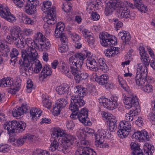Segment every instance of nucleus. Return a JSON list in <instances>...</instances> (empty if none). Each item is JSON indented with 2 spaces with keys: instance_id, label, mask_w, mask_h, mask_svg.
Masks as SVG:
<instances>
[{
  "instance_id": "obj_1",
  "label": "nucleus",
  "mask_w": 155,
  "mask_h": 155,
  "mask_svg": "<svg viewBox=\"0 0 155 155\" xmlns=\"http://www.w3.org/2000/svg\"><path fill=\"white\" fill-rule=\"evenodd\" d=\"M52 136L55 138L62 137L61 147L59 151H61L64 154L69 153L71 150L70 144H72L76 139L72 136L67 134L63 130L59 127H54L52 129Z\"/></svg>"
},
{
  "instance_id": "obj_2",
  "label": "nucleus",
  "mask_w": 155,
  "mask_h": 155,
  "mask_svg": "<svg viewBox=\"0 0 155 155\" xmlns=\"http://www.w3.org/2000/svg\"><path fill=\"white\" fill-rule=\"evenodd\" d=\"M99 38L101 44L106 47H110V48L107 49L104 51L106 56L108 57L115 56L119 53V48L117 47H112L116 43V41L110 38V36L107 32L100 33Z\"/></svg>"
},
{
  "instance_id": "obj_3",
  "label": "nucleus",
  "mask_w": 155,
  "mask_h": 155,
  "mask_svg": "<svg viewBox=\"0 0 155 155\" xmlns=\"http://www.w3.org/2000/svg\"><path fill=\"white\" fill-rule=\"evenodd\" d=\"M118 79L121 86L129 94L127 96H126L125 94L123 95L124 97L123 101L125 107L130 108L134 106L136 108V107L139 105V103L136 95L131 93V91L127 85L125 81L123 80V78L120 76H118Z\"/></svg>"
},
{
  "instance_id": "obj_4",
  "label": "nucleus",
  "mask_w": 155,
  "mask_h": 155,
  "mask_svg": "<svg viewBox=\"0 0 155 155\" xmlns=\"http://www.w3.org/2000/svg\"><path fill=\"white\" fill-rule=\"evenodd\" d=\"M38 53L34 48L30 47L21 50V59L19 60L20 64H24L26 66L31 63L38 57Z\"/></svg>"
},
{
  "instance_id": "obj_5",
  "label": "nucleus",
  "mask_w": 155,
  "mask_h": 155,
  "mask_svg": "<svg viewBox=\"0 0 155 155\" xmlns=\"http://www.w3.org/2000/svg\"><path fill=\"white\" fill-rule=\"evenodd\" d=\"M21 80L19 78L17 77L14 82L12 78H4L0 82V85L4 87H11L10 92L15 94L19 90L21 85Z\"/></svg>"
},
{
  "instance_id": "obj_6",
  "label": "nucleus",
  "mask_w": 155,
  "mask_h": 155,
  "mask_svg": "<svg viewBox=\"0 0 155 155\" xmlns=\"http://www.w3.org/2000/svg\"><path fill=\"white\" fill-rule=\"evenodd\" d=\"M31 64L32 67H34V71L36 73H38L42 68V70L39 74V78H41L43 79L45 78L48 76L51 75L52 73L51 68H49L46 65L42 68L41 64L37 58L33 60Z\"/></svg>"
},
{
  "instance_id": "obj_7",
  "label": "nucleus",
  "mask_w": 155,
  "mask_h": 155,
  "mask_svg": "<svg viewBox=\"0 0 155 155\" xmlns=\"http://www.w3.org/2000/svg\"><path fill=\"white\" fill-rule=\"evenodd\" d=\"M26 127V124L21 121L13 120L9 122H6L3 125L4 129L7 130L9 132L14 133L17 130L19 132L24 131Z\"/></svg>"
},
{
  "instance_id": "obj_8",
  "label": "nucleus",
  "mask_w": 155,
  "mask_h": 155,
  "mask_svg": "<svg viewBox=\"0 0 155 155\" xmlns=\"http://www.w3.org/2000/svg\"><path fill=\"white\" fill-rule=\"evenodd\" d=\"M87 64L91 70L94 69L99 68L103 72H105L108 70V67L105 63V60L103 58H100L96 60L93 58L90 57L88 58Z\"/></svg>"
},
{
  "instance_id": "obj_9",
  "label": "nucleus",
  "mask_w": 155,
  "mask_h": 155,
  "mask_svg": "<svg viewBox=\"0 0 155 155\" xmlns=\"http://www.w3.org/2000/svg\"><path fill=\"white\" fill-rule=\"evenodd\" d=\"M131 148L133 150V155H152L154 149L153 146L147 143H146L143 145V152L140 146L136 143L133 144Z\"/></svg>"
},
{
  "instance_id": "obj_10",
  "label": "nucleus",
  "mask_w": 155,
  "mask_h": 155,
  "mask_svg": "<svg viewBox=\"0 0 155 155\" xmlns=\"http://www.w3.org/2000/svg\"><path fill=\"white\" fill-rule=\"evenodd\" d=\"M76 94L71 96V103L69 106V109L72 112L73 114H76V111H78L79 108L83 106L85 104L83 97Z\"/></svg>"
},
{
  "instance_id": "obj_11",
  "label": "nucleus",
  "mask_w": 155,
  "mask_h": 155,
  "mask_svg": "<svg viewBox=\"0 0 155 155\" xmlns=\"http://www.w3.org/2000/svg\"><path fill=\"white\" fill-rule=\"evenodd\" d=\"M82 53L75 54L73 56L70 57L69 59V64L70 68L81 67L83 63V61L87 56Z\"/></svg>"
},
{
  "instance_id": "obj_12",
  "label": "nucleus",
  "mask_w": 155,
  "mask_h": 155,
  "mask_svg": "<svg viewBox=\"0 0 155 155\" xmlns=\"http://www.w3.org/2000/svg\"><path fill=\"white\" fill-rule=\"evenodd\" d=\"M90 143L88 141L84 139L80 141V151L77 150L76 152L77 155H96V152L93 149L91 148L88 146Z\"/></svg>"
},
{
  "instance_id": "obj_13",
  "label": "nucleus",
  "mask_w": 155,
  "mask_h": 155,
  "mask_svg": "<svg viewBox=\"0 0 155 155\" xmlns=\"http://www.w3.org/2000/svg\"><path fill=\"white\" fill-rule=\"evenodd\" d=\"M120 129L117 132L118 136L122 138L127 137L131 131V125L128 121H122L119 124Z\"/></svg>"
},
{
  "instance_id": "obj_14",
  "label": "nucleus",
  "mask_w": 155,
  "mask_h": 155,
  "mask_svg": "<svg viewBox=\"0 0 155 155\" xmlns=\"http://www.w3.org/2000/svg\"><path fill=\"white\" fill-rule=\"evenodd\" d=\"M68 100L67 97H66L65 98H60L57 101L55 105L53 106L52 114L54 116H58L60 114L61 110L64 108L67 104Z\"/></svg>"
},
{
  "instance_id": "obj_15",
  "label": "nucleus",
  "mask_w": 155,
  "mask_h": 155,
  "mask_svg": "<svg viewBox=\"0 0 155 155\" xmlns=\"http://www.w3.org/2000/svg\"><path fill=\"white\" fill-rule=\"evenodd\" d=\"M78 111H76V114H73L72 112L71 115L74 116L72 117L74 119L75 118H76L77 117L79 120L82 123L85 124H87L88 120V119L87 118L88 111L86 108L82 109L78 114Z\"/></svg>"
},
{
  "instance_id": "obj_16",
  "label": "nucleus",
  "mask_w": 155,
  "mask_h": 155,
  "mask_svg": "<svg viewBox=\"0 0 155 155\" xmlns=\"http://www.w3.org/2000/svg\"><path fill=\"white\" fill-rule=\"evenodd\" d=\"M0 16L10 22H12L15 20V17L12 15L9 9L0 5Z\"/></svg>"
},
{
  "instance_id": "obj_17",
  "label": "nucleus",
  "mask_w": 155,
  "mask_h": 155,
  "mask_svg": "<svg viewBox=\"0 0 155 155\" xmlns=\"http://www.w3.org/2000/svg\"><path fill=\"white\" fill-rule=\"evenodd\" d=\"M134 4H132L129 1H126L125 3H126L129 7L132 8H137L139 11L142 13H145L147 11V6L142 3L141 0H133Z\"/></svg>"
},
{
  "instance_id": "obj_18",
  "label": "nucleus",
  "mask_w": 155,
  "mask_h": 155,
  "mask_svg": "<svg viewBox=\"0 0 155 155\" xmlns=\"http://www.w3.org/2000/svg\"><path fill=\"white\" fill-rule=\"evenodd\" d=\"M39 4L38 0H28L25 6V10L26 13L31 15L36 12V7Z\"/></svg>"
},
{
  "instance_id": "obj_19",
  "label": "nucleus",
  "mask_w": 155,
  "mask_h": 155,
  "mask_svg": "<svg viewBox=\"0 0 155 155\" xmlns=\"http://www.w3.org/2000/svg\"><path fill=\"white\" fill-rule=\"evenodd\" d=\"M10 32L11 36L15 38L18 43H21L19 41L20 38L22 36H21V30L19 26H14L10 29Z\"/></svg>"
},
{
  "instance_id": "obj_20",
  "label": "nucleus",
  "mask_w": 155,
  "mask_h": 155,
  "mask_svg": "<svg viewBox=\"0 0 155 155\" xmlns=\"http://www.w3.org/2000/svg\"><path fill=\"white\" fill-rule=\"evenodd\" d=\"M117 98L116 97H112L109 99H107V103L104 104V107L110 110H113L117 106Z\"/></svg>"
},
{
  "instance_id": "obj_21",
  "label": "nucleus",
  "mask_w": 155,
  "mask_h": 155,
  "mask_svg": "<svg viewBox=\"0 0 155 155\" xmlns=\"http://www.w3.org/2000/svg\"><path fill=\"white\" fill-rule=\"evenodd\" d=\"M47 15L43 18L45 21H46L48 24H54L56 21V12L53 10L49 11L47 13Z\"/></svg>"
},
{
  "instance_id": "obj_22",
  "label": "nucleus",
  "mask_w": 155,
  "mask_h": 155,
  "mask_svg": "<svg viewBox=\"0 0 155 155\" xmlns=\"http://www.w3.org/2000/svg\"><path fill=\"white\" fill-rule=\"evenodd\" d=\"M116 15L120 18H127L130 16V10L127 8L122 7L118 9L116 12Z\"/></svg>"
},
{
  "instance_id": "obj_23",
  "label": "nucleus",
  "mask_w": 155,
  "mask_h": 155,
  "mask_svg": "<svg viewBox=\"0 0 155 155\" xmlns=\"http://www.w3.org/2000/svg\"><path fill=\"white\" fill-rule=\"evenodd\" d=\"M148 66L144 64H138L137 67L136 75H140L143 77H147Z\"/></svg>"
},
{
  "instance_id": "obj_24",
  "label": "nucleus",
  "mask_w": 155,
  "mask_h": 155,
  "mask_svg": "<svg viewBox=\"0 0 155 155\" xmlns=\"http://www.w3.org/2000/svg\"><path fill=\"white\" fill-rule=\"evenodd\" d=\"M35 47H37L38 48H40L44 51L48 50L51 46L50 42L46 38L45 40L38 43L37 42L35 43Z\"/></svg>"
},
{
  "instance_id": "obj_25",
  "label": "nucleus",
  "mask_w": 155,
  "mask_h": 155,
  "mask_svg": "<svg viewBox=\"0 0 155 155\" xmlns=\"http://www.w3.org/2000/svg\"><path fill=\"white\" fill-rule=\"evenodd\" d=\"M103 129L98 130L96 133L95 134V137L96 139L95 145L98 147L99 144L102 143V141L104 137Z\"/></svg>"
},
{
  "instance_id": "obj_26",
  "label": "nucleus",
  "mask_w": 155,
  "mask_h": 155,
  "mask_svg": "<svg viewBox=\"0 0 155 155\" xmlns=\"http://www.w3.org/2000/svg\"><path fill=\"white\" fill-rule=\"evenodd\" d=\"M35 136L30 134H26L23 136L21 137L16 140V144L18 146H21L22 145L25 141L27 139L32 140L35 138Z\"/></svg>"
},
{
  "instance_id": "obj_27",
  "label": "nucleus",
  "mask_w": 155,
  "mask_h": 155,
  "mask_svg": "<svg viewBox=\"0 0 155 155\" xmlns=\"http://www.w3.org/2000/svg\"><path fill=\"white\" fill-rule=\"evenodd\" d=\"M64 28V24L62 22H59L56 24L54 34L56 38H58L61 34L63 33Z\"/></svg>"
},
{
  "instance_id": "obj_28",
  "label": "nucleus",
  "mask_w": 155,
  "mask_h": 155,
  "mask_svg": "<svg viewBox=\"0 0 155 155\" xmlns=\"http://www.w3.org/2000/svg\"><path fill=\"white\" fill-rule=\"evenodd\" d=\"M147 77H143V76L140 75H136L135 81L137 85L142 88L145 85L147 84V82L146 79Z\"/></svg>"
},
{
  "instance_id": "obj_29",
  "label": "nucleus",
  "mask_w": 155,
  "mask_h": 155,
  "mask_svg": "<svg viewBox=\"0 0 155 155\" xmlns=\"http://www.w3.org/2000/svg\"><path fill=\"white\" fill-rule=\"evenodd\" d=\"M95 80L101 85L104 84L107 85V80L108 79V75L107 74H104L100 76L99 77L97 76L96 74H95Z\"/></svg>"
},
{
  "instance_id": "obj_30",
  "label": "nucleus",
  "mask_w": 155,
  "mask_h": 155,
  "mask_svg": "<svg viewBox=\"0 0 155 155\" xmlns=\"http://www.w3.org/2000/svg\"><path fill=\"white\" fill-rule=\"evenodd\" d=\"M119 38H121L123 40V42L126 44L128 43L131 39V37L129 33H127L126 31H122L118 34Z\"/></svg>"
},
{
  "instance_id": "obj_31",
  "label": "nucleus",
  "mask_w": 155,
  "mask_h": 155,
  "mask_svg": "<svg viewBox=\"0 0 155 155\" xmlns=\"http://www.w3.org/2000/svg\"><path fill=\"white\" fill-rule=\"evenodd\" d=\"M27 109L23 107H16L14 108L12 111V116L14 117H18L23 114Z\"/></svg>"
},
{
  "instance_id": "obj_32",
  "label": "nucleus",
  "mask_w": 155,
  "mask_h": 155,
  "mask_svg": "<svg viewBox=\"0 0 155 155\" xmlns=\"http://www.w3.org/2000/svg\"><path fill=\"white\" fill-rule=\"evenodd\" d=\"M68 88L69 87L67 84H63L60 86L57 87L56 90L58 94L62 95L67 93Z\"/></svg>"
},
{
  "instance_id": "obj_33",
  "label": "nucleus",
  "mask_w": 155,
  "mask_h": 155,
  "mask_svg": "<svg viewBox=\"0 0 155 155\" xmlns=\"http://www.w3.org/2000/svg\"><path fill=\"white\" fill-rule=\"evenodd\" d=\"M54 138V140L51 142L49 150L50 151L52 152L54 151L57 150L59 151L58 149H60L61 145L59 147L60 144L57 139H58V140L60 138H58V139L57 138Z\"/></svg>"
},
{
  "instance_id": "obj_34",
  "label": "nucleus",
  "mask_w": 155,
  "mask_h": 155,
  "mask_svg": "<svg viewBox=\"0 0 155 155\" xmlns=\"http://www.w3.org/2000/svg\"><path fill=\"white\" fill-rule=\"evenodd\" d=\"M51 3L49 1H44L43 2V5L42 7V10L44 12L48 13L49 11L53 10L54 11H55L54 10L55 7H52L51 8Z\"/></svg>"
},
{
  "instance_id": "obj_35",
  "label": "nucleus",
  "mask_w": 155,
  "mask_h": 155,
  "mask_svg": "<svg viewBox=\"0 0 155 155\" xmlns=\"http://www.w3.org/2000/svg\"><path fill=\"white\" fill-rule=\"evenodd\" d=\"M109 3L114 10L116 9L117 10V9L122 7L123 2L119 0H111Z\"/></svg>"
},
{
  "instance_id": "obj_36",
  "label": "nucleus",
  "mask_w": 155,
  "mask_h": 155,
  "mask_svg": "<svg viewBox=\"0 0 155 155\" xmlns=\"http://www.w3.org/2000/svg\"><path fill=\"white\" fill-rule=\"evenodd\" d=\"M30 113L33 119L36 118L41 116V111L40 109L35 107L32 108L30 111Z\"/></svg>"
},
{
  "instance_id": "obj_37",
  "label": "nucleus",
  "mask_w": 155,
  "mask_h": 155,
  "mask_svg": "<svg viewBox=\"0 0 155 155\" xmlns=\"http://www.w3.org/2000/svg\"><path fill=\"white\" fill-rule=\"evenodd\" d=\"M23 65L21 70L22 71L25 73L27 76H29L31 75L32 73V68L29 66L30 65H28L26 66L24 64H22Z\"/></svg>"
},
{
  "instance_id": "obj_38",
  "label": "nucleus",
  "mask_w": 155,
  "mask_h": 155,
  "mask_svg": "<svg viewBox=\"0 0 155 155\" xmlns=\"http://www.w3.org/2000/svg\"><path fill=\"white\" fill-rule=\"evenodd\" d=\"M19 41H21V43L18 44V47L19 45H23L24 44L27 45H28L29 47H31V46H33L32 44L33 43L32 39L31 38H27L25 39H24L23 38V37H21Z\"/></svg>"
},
{
  "instance_id": "obj_39",
  "label": "nucleus",
  "mask_w": 155,
  "mask_h": 155,
  "mask_svg": "<svg viewBox=\"0 0 155 155\" xmlns=\"http://www.w3.org/2000/svg\"><path fill=\"white\" fill-rule=\"evenodd\" d=\"M140 141L142 142L143 140H149L150 137L146 131H140Z\"/></svg>"
},
{
  "instance_id": "obj_40",
  "label": "nucleus",
  "mask_w": 155,
  "mask_h": 155,
  "mask_svg": "<svg viewBox=\"0 0 155 155\" xmlns=\"http://www.w3.org/2000/svg\"><path fill=\"white\" fill-rule=\"evenodd\" d=\"M109 125V130L110 131H114L117 128V120L114 118L110 120L108 122Z\"/></svg>"
},
{
  "instance_id": "obj_41",
  "label": "nucleus",
  "mask_w": 155,
  "mask_h": 155,
  "mask_svg": "<svg viewBox=\"0 0 155 155\" xmlns=\"http://www.w3.org/2000/svg\"><path fill=\"white\" fill-rule=\"evenodd\" d=\"M61 71L63 74L66 75L68 77L71 78V75L69 71V70L66 64L64 63L62 64Z\"/></svg>"
},
{
  "instance_id": "obj_42",
  "label": "nucleus",
  "mask_w": 155,
  "mask_h": 155,
  "mask_svg": "<svg viewBox=\"0 0 155 155\" xmlns=\"http://www.w3.org/2000/svg\"><path fill=\"white\" fill-rule=\"evenodd\" d=\"M81 67H76V68H70L71 69V72L72 74L74 76V79L75 80L78 75L81 74V71L79 68H81Z\"/></svg>"
},
{
  "instance_id": "obj_43",
  "label": "nucleus",
  "mask_w": 155,
  "mask_h": 155,
  "mask_svg": "<svg viewBox=\"0 0 155 155\" xmlns=\"http://www.w3.org/2000/svg\"><path fill=\"white\" fill-rule=\"evenodd\" d=\"M32 155H50L49 152L41 149H37L32 153Z\"/></svg>"
},
{
  "instance_id": "obj_44",
  "label": "nucleus",
  "mask_w": 155,
  "mask_h": 155,
  "mask_svg": "<svg viewBox=\"0 0 155 155\" xmlns=\"http://www.w3.org/2000/svg\"><path fill=\"white\" fill-rule=\"evenodd\" d=\"M35 41L34 42H37L38 43H40V42L43 41V40H45V38L43 36L42 34L40 32L36 34L35 36Z\"/></svg>"
},
{
  "instance_id": "obj_45",
  "label": "nucleus",
  "mask_w": 155,
  "mask_h": 155,
  "mask_svg": "<svg viewBox=\"0 0 155 155\" xmlns=\"http://www.w3.org/2000/svg\"><path fill=\"white\" fill-rule=\"evenodd\" d=\"M140 56V60L143 63L140 64H144V65L148 66L150 62V61H148V55L147 54Z\"/></svg>"
},
{
  "instance_id": "obj_46",
  "label": "nucleus",
  "mask_w": 155,
  "mask_h": 155,
  "mask_svg": "<svg viewBox=\"0 0 155 155\" xmlns=\"http://www.w3.org/2000/svg\"><path fill=\"white\" fill-rule=\"evenodd\" d=\"M88 76V74L87 73H81V74L78 76L75 81L79 83L81 80L86 79Z\"/></svg>"
},
{
  "instance_id": "obj_47",
  "label": "nucleus",
  "mask_w": 155,
  "mask_h": 155,
  "mask_svg": "<svg viewBox=\"0 0 155 155\" xmlns=\"http://www.w3.org/2000/svg\"><path fill=\"white\" fill-rule=\"evenodd\" d=\"M102 117L105 118L107 120V123L110 120L114 118V117H113V115L112 114L109 113H107L105 112H102L101 113Z\"/></svg>"
},
{
  "instance_id": "obj_48",
  "label": "nucleus",
  "mask_w": 155,
  "mask_h": 155,
  "mask_svg": "<svg viewBox=\"0 0 155 155\" xmlns=\"http://www.w3.org/2000/svg\"><path fill=\"white\" fill-rule=\"evenodd\" d=\"M114 10V8L111 6L108 3L105 8V13L107 16H109L112 14Z\"/></svg>"
},
{
  "instance_id": "obj_49",
  "label": "nucleus",
  "mask_w": 155,
  "mask_h": 155,
  "mask_svg": "<svg viewBox=\"0 0 155 155\" xmlns=\"http://www.w3.org/2000/svg\"><path fill=\"white\" fill-rule=\"evenodd\" d=\"M42 103L44 106L47 108H50L51 105V101L46 97H44L43 98Z\"/></svg>"
},
{
  "instance_id": "obj_50",
  "label": "nucleus",
  "mask_w": 155,
  "mask_h": 155,
  "mask_svg": "<svg viewBox=\"0 0 155 155\" xmlns=\"http://www.w3.org/2000/svg\"><path fill=\"white\" fill-rule=\"evenodd\" d=\"M142 90L145 92L149 93L153 91V87L151 85L148 84L147 82V84L145 85L142 87Z\"/></svg>"
},
{
  "instance_id": "obj_51",
  "label": "nucleus",
  "mask_w": 155,
  "mask_h": 155,
  "mask_svg": "<svg viewBox=\"0 0 155 155\" xmlns=\"http://www.w3.org/2000/svg\"><path fill=\"white\" fill-rule=\"evenodd\" d=\"M113 20L114 22L115 28L116 30H118V28H121L123 26V23L119 21L118 19L117 18L114 19Z\"/></svg>"
},
{
  "instance_id": "obj_52",
  "label": "nucleus",
  "mask_w": 155,
  "mask_h": 155,
  "mask_svg": "<svg viewBox=\"0 0 155 155\" xmlns=\"http://www.w3.org/2000/svg\"><path fill=\"white\" fill-rule=\"evenodd\" d=\"M6 41H8L11 43V42H13L15 45L17 46L18 47V41L15 39L12 38L11 35H7L6 37Z\"/></svg>"
},
{
  "instance_id": "obj_53",
  "label": "nucleus",
  "mask_w": 155,
  "mask_h": 155,
  "mask_svg": "<svg viewBox=\"0 0 155 155\" xmlns=\"http://www.w3.org/2000/svg\"><path fill=\"white\" fill-rule=\"evenodd\" d=\"M10 149V146L7 144L0 145V152L5 153L8 152Z\"/></svg>"
},
{
  "instance_id": "obj_54",
  "label": "nucleus",
  "mask_w": 155,
  "mask_h": 155,
  "mask_svg": "<svg viewBox=\"0 0 155 155\" xmlns=\"http://www.w3.org/2000/svg\"><path fill=\"white\" fill-rule=\"evenodd\" d=\"M22 18L23 22L25 24L32 25L35 23V21L29 18L23 17Z\"/></svg>"
},
{
  "instance_id": "obj_55",
  "label": "nucleus",
  "mask_w": 155,
  "mask_h": 155,
  "mask_svg": "<svg viewBox=\"0 0 155 155\" xmlns=\"http://www.w3.org/2000/svg\"><path fill=\"white\" fill-rule=\"evenodd\" d=\"M87 93L88 90L86 88L82 87L81 86V89H80L79 93H78V95L83 98Z\"/></svg>"
},
{
  "instance_id": "obj_56",
  "label": "nucleus",
  "mask_w": 155,
  "mask_h": 155,
  "mask_svg": "<svg viewBox=\"0 0 155 155\" xmlns=\"http://www.w3.org/2000/svg\"><path fill=\"white\" fill-rule=\"evenodd\" d=\"M92 35V34H91L90 35H88V36L86 38H87V41L89 45L90 46H92L95 42L94 39Z\"/></svg>"
},
{
  "instance_id": "obj_57",
  "label": "nucleus",
  "mask_w": 155,
  "mask_h": 155,
  "mask_svg": "<svg viewBox=\"0 0 155 155\" xmlns=\"http://www.w3.org/2000/svg\"><path fill=\"white\" fill-rule=\"evenodd\" d=\"M0 47L2 50H5V51L7 53L10 51V48L8 46L6 45H5L2 41L0 40Z\"/></svg>"
},
{
  "instance_id": "obj_58",
  "label": "nucleus",
  "mask_w": 155,
  "mask_h": 155,
  "mask_svg": "<svg viewBox=\"0 0 155 155\" xmlns=\"http://www.w3.org/2000/svg\"><path fill=\"white\" fill-rule=\"evenodd\" d=\"M33 86V82L31 80H29L27 81V85L26 86L27 91L28 92H31Z\"/></svg>"
},
{
  "instance_id": "obj_59",
  "label": "nucleus",
  "mask_w": 155,
  "mask_h": 155,
  "mask_svg": "<svg viewBox=\"0 0 155 155\" xmlns=\"http://www.w3.org/2000/svg\"><path fill=\"white\" fill-rule=\"evenodd\" d=\"M19 54L18 50L15 48H13L11 50L10 53V57L12 58L16 57Z\"/></svg>"
},
{
  "instance_id": "obj_60",
  "label": "nucleus",
  "mask_w": 155,
  "mask_h": 155,
  "mask_svg": "<svg viewBox=\"0 0 155 155\" xmlns=\"http://www.w3.org/2000/svg\"><path fill=\"white\" fill-rule=\"evenodd\" d=\"M17 7L21 8L23 7L24 3L22 0H12Z\"/></svg>"
},
{
  "instance_id": "obj_61",
  "label": "nucleus",
  "mask_w": 155,
  "mask_h": 155,
  "mask_svg": "<svg viewBox=\"0 0 155 155\" xmlns=\"http://www.w3.org/2000/svg\"><path fill=\"white\" fill-rule=\"evenodd\" d=\"M91 18L92 20H97L100 18V16L96 12H92L91 15Z\"/></svg>"
},
{
  "instance_id": "obj_62",
  "label": "nucleus",
  "mask_w": 155,
  "mask_h": 155,
  "mask_svg": "<svg viewBox=\"0 0 155 155\" xmlns=\"http://www.w3.org/2000/svg\"><path fill=\"white\" fill-rule=\"evenodd\" d=\"M74 126V124L72 120L67 121L66 127L68 129H71Z\"/></svg>"
},
{
  "instance_id": "obj_63",
  "label": "nucleus",
  "mask_w": 155,
  "mask_h": 155,
  "mask_svg": "<svg viewBox=\"0 0 155 155\" xmlns=\"http://www.w3.org/2000/svg\"><path fill=\"white\" fill-rule=\"evenodd\" d=\"M62 45H63L62 46L59 48L58 49L59 51L61 53L65 52L66 51L68 50V46L66 45H65V44H63Z\"/></svg>"
},
{
  "instance_id": "obj_64",
  "label": "nucleus",
  "mask_w": 155,
  "mask_h": 155,
  "mask_svg": "<svg viewBox=\"0 0 155 155\" xmlns=\"http://www.w3.org/2000/svg\"><path fill=\"white\" fill-rule=\"evenodd\" d=\"M24 34L27 36H29L31 35L33 33V31L32 29L29 28L24 29L23 30Z\"/></svg>"
}]
</instances>
